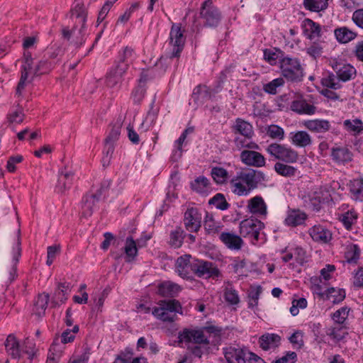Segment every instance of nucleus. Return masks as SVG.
I'll use <instances>...</instances> for the list:
<instances>
[{"mask_svg":"<svg viewBox=\"0 0 363 363\" xmlns=\"http://www.w3.org/2000/svg\"><path fill=\"white\" fill-rule=\"evenodd\" d=\"M267 180L266 175L260 170L254 169H243L237 173L230 184L233 192L238 196H246L251 190L259 186H265L264 182Z\"/></svg>","mask_w":363,"mask_h":363,"instance_id":"f257e3e1","label":"nucleus"},{"mask_svg":"<svg viewBox=\"0 0 363 363\" xmlns=\"http://www.w3.org/2000/svg\"><path fill=\"white\" fill-rule=\"evenodd\" d=\"M182 305L176 299L162 300L157 306L153 308L152 314L158 320L164 323H173L177 318V313H182Z\"/></svg>","mask_w":363,"mask_h":363,"instance_id":"f03ea898","label":"nucleus"},{"mask_svg":"<svg viewBox=\"0 0 363 363\" xmlns=\"http://www.w3.org/2000/svg\"><path fill=\"white\" fill-rule=\"evenodd\" d=\"M281 75L289 82H299L303 80V68L298 59L285 57L280 60Z\"/></svg>","mask_w":363,"mask_h":363,"instance_id":"7ed1b4c3","label":"nucleus"},{"mask_svg":"<svg viewBox=\"0 0 363 363\" xmlns=\"http://www.w3.org/2000/svg\"><path fill=\"white\" fill-rule=\"evenodd\" d=\"M266 151L276 160L283 161L285 163H295L298 160V154L290 147L277 143L269 144Z\"/></svg>","mask_w":363,"mask_h":363,"instance_id":"20e7f679","label":"nucleus"},{"mask_svg":"<svg viewBox=\"0 0 363 363\" xmlns=\"http://www.w3.org/2000/svg\"><path fill=\"white\" fill-rule=\"evenodd\" d=\"M33 58L30 52H25L23 57V64L21 65V74L20 80L16 87V94H21L25 86L31 83L36 76L33 75Z\"/></svg>","mask_w":363,"mask_h":363,"instance_id":"39448f33","label":"nucleus"},{"mask_svg":"<svg viewBox=\"0 0 363 363\" xmlns=\"http://www.w3.org/2000/svg\"><path fill=\"white\" fill-rule=\"evenodd\" d=\"M264 228V223L252 217L245 219L240 223V234L244 238L252 239V244H255L259 238L261 230Z\"/></svg>","mask_w":363,"mask_h":363,"instance_id":"423d86ee","label":"nucleus"},{"mask_svg":"<svg viewBox=\"0 0 363 363\" xmlns=\"http://www.w3.org/2000/svg\"><path fill=\"white\" fill-rule=\"evenodd\" d=\"M169 44L172 47V51L169 54L170 58L179 57L182 52L186 37L184 35V30H182L180 24L173 23L169 33Z\"/></svg>","mask_w":363,"mask_h":363,"instance_id":"0eeeda50","label":"nucleus"},{"mask_svg":"<svg viewBox=\"0 0 363 363\" xmlns=\"http://www.w3.org/2000/svg\"><path fill=\"white\" fill-rule=\"evenodd\" d=\"M200 17L203 20V26L209 28L216 27L221 20V14L213 4L212 0H206L202 4Z\"/></svg>","mask_w":363,"mask_h":363,"instance_id":"6e6552de","label":"nucleus"},{"mask_svg":"<svg viewBox=\"0 0 363 363\" xmlns=\"http://www.w3.org/2000/svg\"><path fill=\"white\" fill-rule=\"evenodd\" d=\"M193 273L198 277L218 278L221 274L215 263L201 259L193 261Z\"/></svg>","mask_w":363,"mask_h":363,"instance_id":"1a4fd4ad","label":"nucleus"},{"mask_svg":"<svg viewBox=\"0 0 363 363\" xmlns=\"http://www.w3.org/2000/svg\"><path fill=\"white\" fill-rule=\"evenodd\" d=\"M179 343H194L196 345H206L210 344L208 337L203 333V330L200 329H190L184 328L178 334Z\"/></svg>","mask_w":363,"mask_h":363,"instance_id":"9d476101","label":"nucleus"},{"mask_svg":"<svg viewBox=\"0 0 363 363\" xmlns=\"http://www.w3.org/2000/svg\"><path fill=\"white\" fill-rule=\"evenodd\" d=\"M128 65L125 62H118L113 67L106 76V84L113 88L122 82L123 75L126 72Z\"/></svg>","mask_w":363,"mask_h":363,"instance_id":"9b49d317","label":"nucleus"},{"mask_svg":"<svg viewBox=\"0 0 363 363\" xmlns=\"http://www.w3.org/2000/svg\"><path fill=\"white\" fill-rule=\"evenodd\" d=\"M331 66L336 75L342 82L349 81L356 75L355 68L350 64L333 61Z\"/></svg>","mask_w":363,"mask_h":363,"instance_id":"f8f14e48","label":"nucleus"},{"mask_svg":"<svg viewBox=\"0 0 363 363\" xmlns=\"http://www.w3.org/2000/svg\"><path fill=\"white\" fill-rule=\"evenodd\" d=\"M201 216L194 208H188L184 213V223L189 232H197L201 227Z\"/></svg>","mask_w":363,"mask_h":363,"instance_id":"ddd939ff","label":"nucleus"},{"mask_svg":"<svg viewBox=\"0 0 363 363\" xmlns=\"http://www.w3.org/2000/svg\"><path fill=\"white\" fill-rule=\"evenodd\" d=\"M290 108L298 114L313 115L315 113L317 108L309 103L303 96H298L290 105Z\"/></svg>","mask_w":363,"mask_h":363,"instance_id":"4468645a","label":"nucleus"},{"mask_svg":"<svg viewBox=\"0 0 363 363\" xmlns=\"http://www.w3.org/2000/svg\"><path fill=\"white\" fill-rule=\"evenodd\" d=\"M241 161L249 166L261 167L265 164V158L259 152L250 150H245L240 153Z\"/></svg>","mask_w":363,"mask_h":363,"instance_id":"2eb2a0df","label":"nucleus"},{"mask_svg":"<svg viewBox=\"0 0 363 363\" xmlns=\"http://www.w3.org/2000/svg\"><path fill=\"white\" fill-rule=\"evenodd\" d=\"M312 240L319 243H328L333 238L332 233L321 225H315L308 230Z\"/></svg>","mask_w":363,"mask_h":363,"instance_id":"dca6fc26","label":"nucleus"},{"mask_svg":"<svg viewBox=\"0 0 363 363\" xmlns=\"http://www.w3.org/2000/svg\"><path fill=\"white\" fill-rule=\"evenodd\" d=\"M191 259V255H184L179 257L176 261V271L182 278H189L191 272H193V262Z\"/></svg>","mask_w":363,"mask_h":363,"instance_id":"f3484780","label":"nucleus"},{"mask_svg":"<svg viewBox=\"0 0 363 363\" xmlns=\"http://www.w3.org/2000/svg\"><path fill=\"white\" fill-rule=\"evenodd\" d=\"M101 197V191L96 194H86L84 199L82 206V215L84 217L91 216L96 208V203Z\"/></svg>","mask_w":363,"mask_h":363,"instance_id":"a211bd4d","label":"nucleus"},{"mask_svg":"<svg viewBox=\"0 0 363 363\" xmlns=\"http://www.w3.org/2000/svg\"><path fill=\"white\" fill-rule=\"evenodd\" d=\"M181 290L179 284L171 281H163L157 286V294L162 297L174 298Z\"/></svg>","mask_w":363,"mask_h":363,"instance_id":"6ab92c4d","label":"nucleus"},{"mask_svg":"<svg viewBox=\"0 0 363 363\" xmlns=\"http://www.w3.org/2000/svg\"><path fill=\"white\" fill-rule=\"evenodd\" d=\"M247 208L252 214L266 216L267 214V205L260 196L252 197L248 201Z\"/></svg>","mask_w":363,"mask_h":363,"instance_id":"aec40b11","label":"nucleus"},{"mask_svg":"<svg viewBox=\"0 0 363 363\" xmlns=\"http://www.w3.org/2000/svg\"><path fill=\"white\" fill-rule=\"evenodd\" d=\"M224 354L228 363H246V352L242 348L228 347L225 350Z\"/></svg>","mask_w":363,"mask_h":363,"instance_id":"412c9836","label":"nucleus"},{"mask_svg":"<svg viewBox=\"0 0 363 363\" xmlns=\"http://www.w3.org/2000/svg\"><path fill=\"white\" fill-rule=\"evenodd\" d=\"M307 219V215L299 209L288 211L284 223L289 226L296 227L304 223Z\"/></svg>","mask_w":363,"mask_h":363,"instance_id":"4be33fe9","label":"nucleus"},{"mask_svg":"<svg viewBox=\"0 0 363 363\" xmlns=\"http://www.w3.org/2000/svg\"><path fill=\"white\" fill-rule=\"evenodd\" d=\"M348 326L345 325L333 324L326 329V335L335 342H339L348 335Z\"/></svg>","mask_w":363,"mask_h":363,"instance_id":"5701e85b","label":"nucleus"},{"mask_svg":"<svg viewBox=\"0 0 363 363\" xmlns=\"http://www.w3.org/2000/svg\"><path fill=\"white\" fill-rule=\"evenodd\" d=\"M281 337L279 335L274 333H266L262 335L259 339L260 347L267 351L272 348H275L280 344Z\"/></svg>","mask_w":363,"mask_h":363,"instance_id":"b1692460","label":"nucleus"},{"mask_svg":"<svg viewBox=\"0 0 363 363\" xmlns=\"http://www.w3.org/2000/svg\"><path fill=\"white\" fill-rule=\"evenodd\" d=\"M5 347L8 354L13 359H18L21 356V347L19 342L13 334L9 335L5 342Z\"/></svg>","mask_w":363,"mask_h":363,"instance_id":"393cba45","label":"nucleus"},{"mask_svg":"<svg viewBox=\"0 0 363 363\" xmlns=\"http://www.w3.org/2000/svg\"><path fill=\"white\" fill-rule=\"evenodd\" d=\"M219 238L220 240L231 250H240L243 245L242 238L239 235L233 233H222Z\"/></svg>","mask_w":363,"mask_h":363,"instance_id":"a878e982","label":"nucleus"},{"mask_svg":"<svg viewBox=\"0 0 363 363\" xmlns=\"http://www.w3.org/2000/svg\"><path fill=\"white\" fill-rule=\"evenodd\" d=\"M233 129L235 133H239L245 138H252L254 135L252 125L242 118L235 120Z\"/></svg>","mask_w":363,"mask_h":363,"instance_id":"bb28decb","label":"nucleus"},{"mask_svg":"<svg viewBox=\"0 0 363 363\" xmlns=\"http://www.w3.org/2000/svg\"><path fill=\"white\" fill-rule=\"evenodd\" d=\"M332 159L337 163H345L352 160V153L345 147H333L331 150Z\"/></svg>","mask_w":363,"mask_h":363,"instance_id":"cd10ccee","label":"nucleus"},{"mask_svg":"<svg viewBox=\"0 0 363 363\" xmlns=\"http://www.w3.org/2000/svg\"><path fill=\"white\" fill-rule=\"evenodd\" d=\"M304 125L307 129L315 133H325L330 128V122L327 120H308Z\"/></svg>","mask_w":363,"mask_h":363,"instance_id":"c85d7f7f","label":"nucleus"},{"mask_svg":"<svg viewBox=\"0 0 363 363\" xmlns=\"http://www.w3.org/2000/svg\"><path fill=\"white\" fill-rule=\"evenodd\" d=\"M334 33L337 40L340 43H347L357 36V33L345 26L336 28Z\"/></svg>","mask_w":363,"mask_h":363,"instance_id":"c756f323","label":"nucleus"},{"mask_svg":"<svg viewBox=\"0 0 363 363\" xmlns=\"http://www.w3.org/2000/svg\"><path fill=\"white\" fill-rule=\"evenodd\" d=\"M290 135L292 143L298 147H305L312 143L311 136L306 131L300 130Z\"/></svg>","mask_w":363,"mask_h":363,"instance_id":"7c9ffc66","label":"nucleus"},{"mask_svg":"<svg viewBox=\"0 0 363 363\" xmlns=\"http://www.w3.org/2000/svg\"><path fill=\"white\" fill-rule=\"evenodd\" d=\"M345 291L342 289H335L333 287L327 289L325 293H319L318 295L325 299H330L333 298V303H339L345 298Z\"/></svg>","mask_w":363,"mask_h":363,"instance_id":"2f4dec72","label":"nucleus"},{"mask_svg":"<svg viewBox=\"0 0 363 363\" xmlns=\"http://www.w3.org/2000/svg\"><path fill=\"white\" fill-rule=\"evenodd\" d=\"M349 187L353 199L363 201V178L353 179Z\"/></svg>","mask_w":363,"mask_h":363,"instance_id":"473e14b6","label":"nucleus"},{"mask_svg":"<svg viewBox=\"0 0 363 363\" xmlns=\"http://www.w3.org/2000/svg\"><path fill=\"white\" fill-rule=\"evenodd\" d=\"M56 62L48 59H43L38 62L33 69L34 76H40L49 73L55 67Z\"/></svg>","mask_w":363,"mask_h":363,"instance_id":"72a5a7b5","label":"nucleus"},{"mask_svg":"<svg viewBox=\"0 0 363 363\" xmlns=\"http://www.w3.org/2000/svg\"><path fill=\"white\" fill-rule=\"evenodd\" d=\"M303 5L306 10L319 12L328 8V0H303Z\"/></svg>","mask_w":363,"mask_h":363,"instance_id":"f704fd0d","label":"nucleus"},{"mask_svg":"<svg viewBox=\"0 0 363 363\" xmlns=\"http://www.w3.org/2000/svg\"><path fill=\"white\" fill-rule=\"evenodd\" d=\"M184 237L185 233L182 228H176L175 230L170 233L169 241V245L175 249L179 248L183 244Z\"/></svg>","mask_w":363,"mask_h":363,"instance_id":"c9c22d12","label":"nucleus"},{"mask_svg":"<svg viewBox=\"0 0 363 363\" xmlns=\"http://www.w3.org/2000/svg\"><path fill=\"white\" fill-rule=\"evenodd\" d=\"M123 249L127 257V262L132 261L137 257L138 249L135 241L131 236L126 238Z\"/></svg>","mask_w":363,"mask_h":363,"instance_id":"e433bc0d","label":"nucleus"},{"mask_svg":"<svg viewBox=\"0 0 363 363\" xmlns=\"http://www.w3.org/2000/svg\"><path fill=\"white\" fill-rule=\"evenodd\" d=\"M18 239H17L16 247L13 249V264L11 269V271L9 272L10 277H9V279L11 282L13 280H14V279L17 276V274H16V270H17L16 265H17V263L18 262L19 257L21 256V240H20V238H19L20 230H18Z\"/></svg>","mask_w":363,"mask_h":363,"instance_id":"4c0bfd02","label":"nucleus"},{"mask_svg":"<svg viewBox=\"0 0 363 363\" xmlns=\"http://www.w3.org/2000/svg\"><path fill=\"white\" fill-rule=\"evenodd\" d=\"M73 173L71 172L66 173H61L58 179V183L57 185V189L60 192L63 193L67 189H69L72 184L73 180Z\"/></svg>","mask_w":363,"mask_h":363,"instance_id":"58836bf2","label":"nucleus"},{"mask_svg":"<svg viewBox=\"0 0 363 363\" xmlns=\"http://www.w3.org/2000/svg\"><path fill=\"white\" fill-rule=\"evenodd\" d=\"M49 294L43 293L38 295L37 300L35 303V312L38 316H42L45 314V311L48 307L49 301Z\"/></svg>","mask_w":363,"mask_h":363,"instance_id":"ea45409f","label":"nucleus"},{"mask_svg":"<svg viewBox=\"0 0 363 363\" xmlns=\"http://www.w3.org/2000/svg\"><path fill=\"white\" fill-rule=\"evenodd\" d=\"M274 170L278 174L285 177L295 176L297 171L295 167L281 162L275 163Z\"/></svg>","mask_w":363,"mask_h":363,"instance_id":"a19ab883","label":"nucleus"},{"mask_svg":"<svg viewBox=\"0 0 363 363\" xmlns=\"http://www.w3.org/2000/svg\"><path fill=\"white\" fill-rule=\"evenodd\" d=\"M350 308L345 306L337 310L332 315V318L334 320V324L345 325H347V318Z\"/></svg>","mask_w":363,"mask_h":363,"instance_id":"79ce46f5","label":"nucleus"},{"mask_svg":"<svg viewBox=\"0 0 363 363\" xmlns=\"http://www.w3.org/2000/svg\"><path fill=\"white\" fill-rule=\"evenodd\" d=\"M340 82V79L333 73H329L326 77L321 79V84L323 86L332 89H340L341 87Z\"/></svg>","mask_w":363,"mask_h":363,"instance_id":"37998d69","label":"nucleus"},{"mask_svg":"<svg viewBox=\"0 0 363 363\" xmlns=\"http://www.w3.org/2000/svg\"><path fill=\"white\" fill-rule=\"evenodd\" d=\"M252 138H245V137H236L234 140L235 145L236 147L239 150L242 148H248L250 150H257L259 149V145L253 142L250 140Z\"/></svg>","mask_w":363,"mask_h":363,"instance_id":"c03bdc74","label":"nucleus"},{"mask_svg":"<svg viewBox=\"0 0 363 363\" xmlns=\"http://www.w3.org/2000/svg\"><path fill=\"white\" fill-rule=\"evenodd\" d=\"M209 180L203 176L197 177L194 182L191 183V189L199 193L206 191L209 187Z\"/></svg>","mask_w":363,"mask_h":363,"instance_id":"a18cd8bd","label":"nucleus"},{"mask_svg":"<svg viewBox=\"0 0 363 363\" xmlns=\"http://www.w3.org/2000/svg\"><path fill=\"white\" fill-rule=\"evenodd\" d=\"M208 203L215 206L216 208L221 211L227 210L230 206V204L226 201L224 195L220 193L216 194L213 198H211L209 200Z\"/></svg>","mask_w":363,"mask_h":363,"instance_id":"49530a36","label":"nucleus"},{"mask_svg":"<svg viewBox=\"0 0 363 363\" xmlns=\"http://www.w3.org/2000/svg\"><path fill=\"white\" fill-rule=\"evenodd\" d=\"M72 16H75L79 19V22L82 26L85 27V22L86 20V12L84 5L82 3L77 2L72 10Z\"/></svg>","mask_w":363,"mask_h":363,"instance_id":"de8ad7c7","label":"nucleus"},{"mask_svg":"<svg viewBox=\"0 0 363 363\" xmlns=\"http://www.w3.org/2000/svg\"><path fill=\"white\" fill-rule=\"evenodd\" d=\"M211 174L212 178L217 184H223L228 177L227 170L220 167H213Z\"/></svg>","mask_w":363,"mask_h":363,"instance_id":"09e8293b","label":"nucleus"},{"mask_svg":"<svg viewBox=\"0 0 363 363\" xmlns=\"http://www.w3.org/2000/svg\"><path fill=\"white\" fill-rule=\"evenodd\" d=\"M262 291V288L260 286L252 288L248 293V307L253 308L258 305V301L260 294Z\"/></svg>","mask_w":363,"mask_h":363,"instance_id":"8fccbe9b","label":"nucleus"},{"mask_svg":"<svg viewBox=\"0 0 363 363\" xmlns=\"http://www.w3.org/2000/svg\"><path fill=\"white\" fill-rule=\"evenodd\" d=\"M264 60L273 65L276 64L277 60L280 61V60L284 57V52L280 50H276L275 51H273L269 49H265L264 50Z\"/></svg>","mask_w":363,"mask_h":363,"instance_id":"3c124183","label":"nucleus"},{"mask_svg":"<svg viewBox=\"0 0 363 363\" xmlns=\"http://www.w3.org/2000/svg\"><path fill=\"white\" fill-rule=\"evenodd\" d=\"M267 134L272 139L281 140L284 138V129L277 125H269L267 129Z\"/></svg>","mask_w":363,"mask_h":363,"instance_id":"603ef678","label":"nucleus"},{"mask_svg":"<svg viewBox=\"0 0 363 363\" xmlns=\"http://www.w3.org/2000/svg\"><path fill=\"white\" fill-rule=\"evenodd\" d=\"M344 125L347 130L359 133L363 130V122L360 119L346 120L344 121Z\"/></svg>","mask_w":363,"mask_h":363,"instance_id":"864d4df0","label":"nucleus"},{"mask_svg":"<svg viewBox=\"0 0 363 363\" xmlns=\"http://www.w3.org/2000/svg\"><path fill=\"white\" fill-rule=\"evenodd\" d=\"M304 23L306 26H308L311 30V33L308 35V38L312 40L315 37H318L320 35V26L314 22L313 20L310 18H306L304 20Z\"/></svg>","mask_w":363,"mask_h":363,"instance_id":"5fc2aeb1","label":"nucleus"},{"mask_svg":"<svg viewBox=\"0 0 363 363\" xmlns=\"http://www.w3.org/2000/svg\"><path fill=\"white\" fill-rule=\"evenodd\" d=\"M25 115L21 107H18L15 111L7 115L9 123H21L23 121Z\"/></svg>","mask_w":363,"mask_h":363,"instance_id":"6e6d98bb","label":"nucleus"},{"mask_svg":"<svg viewBox=\"0 0 363 363\" xmlns=\"http://www.w3.org/2000/svg\"><path fill=\"white\" fill-rule=\"evenodd\" d=\"M360 250L357 245H352L345 252V259L348 263H356L359 259Z\"/></svg>","mask_w":363,"mask_h":363,"instance_id":"4d7b16f0","label":"nucleus"},{"mask_svg":"<svg viewBox=\"0 0 363 363\" xmlns=\"http://www.w3.org/2000/svg\"><path fill=\"white\" fill-rule=\"evenodd\" d=\"M21 351L28 355L29 359H32L35 354V344L29 338H26L21 347Z\"/></svg>","mask_w":363,"mask_h":363,"instance_id":"13d9d810","label":"nucleus"},{"mask_svg":"<svg viewBox=\"0 0 363 363\" xmlns=\"http://www.w3.org/2000/svg\"><path fill=\"white\" fill-rule=\"evenodd\" d=\"M121 125L118 123L112 126L108 135L105 139L106 143L114 144L119 138L121 135Z\"/></svg>","mask_w":363,"mask_h":363,"instance_id":"bf43d9fd","label":"nucleus"},{"mask_svg":"<svg viewBox=\"0 0 363 363\" xmlns=\"http://www.w3.org/2000/svg\"><path fill=\"white\" fill-rule=\"evenodd\" d=\"M282 78H277L264 86V91L270 94H276L277 89L284 84Z\"/></svg>","mask_w":363,"mask_h":363,"instance_id":"052dcab7","label":"nucleus"},{"mask_svg":"<svg viewBox=\"0 0 363 363\" xmlns=\"http://www.w3.org/2000/svg\"><path fill=\"white\" fill-rule=\"evenodd\" d=\"M57 346L56 343L51 345L46 363H58L62 356V351L57 350Z\"/></svg>","mask_w":363,"mask_h":363,"instance_id":"680f3d73","label":"nucleus"},{"mask_svg":"<svg viewBox=\"0 0 363 363\" xmlns=\"http://www.w3.org/2000/svg\"><path fill=\"white\" fill-rule=\"evenodd\" d=\"M224 298L225 300L231 305H236L240 301L238 292L233 288H226L225 289Z\"/></svg>","mask_w":363,"mask_h":363,"instance_id":"e2e57ef3","label":"nucleus"},{"mask_svg":"<svg viewBox=\"0 0 363 363\" xmlns=\"http://www.w3.org/2000/svg\"><path fill=\"white\" fill-rule=\"evenodd\" d=\"M146 92V89L144 85L138 84L137 87L134 89L131 94V98L135 104H139L143 99Z\"/></svg>","mask_w":363,"mask_h":363,"instance_id":"0e129e2a","label":"nucleus"},{"mask_svg":"<svg viewBox=\"0 0 363 363\" xmlns=\"http://www.w3.org/2000/svg\"><path fill=\"white\" fill-rule=\"evenodd\" d=\"M85 40H86L85 27H84V26H82L81 28L78 31L77 35H74V38L71 40L70 43L75 48H78L84 44Z\"/></svg>","mask_w":363,"mask_h":363,"instance_id":"69168bd1","label":"nucleus"},{"mask_svg":"<svg viewBox=\"0 0 363 363\" xmlns=\"http://www.w3.org/2000/svg\"><path fill=\"white\" fill-rule=\"evenodd\" d=\"M79 325H75L72 330L67 329L65 330L61 335L62 343L66 344L72 342L75 338V335L72 334L71 332L75 334L79 332Z\"/></svg>","mask_w":363,"mask_h":363,"instance_id":"338daca9","label":"nucleus"},{"mask_svg":"<svg viewBox=\"0 0 363 363\" xmlns=\"http://www.w3.org/2000/svg\"><path fill=\"white\" fill-rule=\"evenodd\" d=\"M139 7H140V4H139V2H135V3H133V4L130 5V8H129V9H128L125 11V13H124L123 15H121V16L118 18L117 23H126V22L129 20V18H130V16H131L132 13H133L135 11H136L137 9H139Z\"/></svg>","mask_w":363,"mask_h":363,"instance_id":"774afa93","label":"nucleus"}]
</instances>
